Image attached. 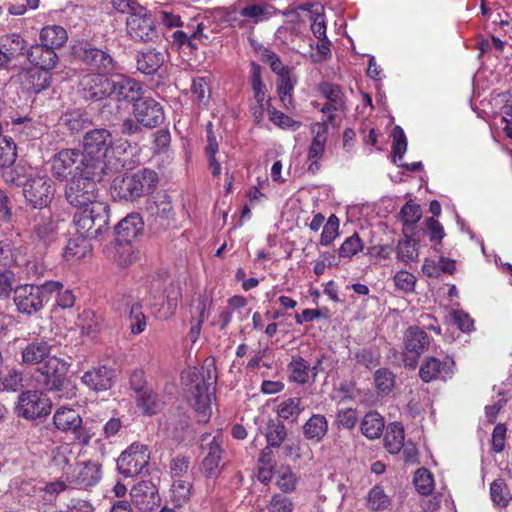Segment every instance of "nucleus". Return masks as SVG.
<instances>
[{
	"label": "nucleus",
	"mask_w": 512,
	"mask_h": 512,
	"mask_svg": "<svg viewBox=\"0 0 512 512\" xmlns=\"http://www.w3.org/2000/svg\"><path fill=\"white\" fill-rule=\"evenodd\" d=\"M144 222L138 213H131L115 227L116 234L124 242H131L143 231Z\"/></svg>",
	"instance_id": "473e14b6"
},
{
	"label": "nucleus",
	"mask_w": 512,
	"mask_h": 512,
	"mask_svg": "<svg viewBox=\"0 0 512 512\" xmlns=\"http://www.w3.org/2000/svg\"><path fill=\"white\" fill-rule=\"evenodd\" d=\"M206 142L205 155L208 170L211 172L213 178L219 179L222 171L221 163L216 158V154L219 151V142L213 131V124L211 122H208L206 125Z\"/></svg>",
	"instance_id": "c756f323"
},
{
	"label": "nucleus",
	"mask_w": 512,
	"mask_h": 512,
	"mask_svg": "<svg viewBox=\"0 0 512 512\" xmlns=\"http://www.w3.org/2000/svg\"><path fill=\"white\" fill-rule=\"evenodd\" d=\"M392 149L394 154V162L402 160L407 150V139L403 129L399 126H396L393 130Z\"/></svg>",
	"instance_id": "0e129e2a"
},
{
	"label": "nucleus",
	"mask_w": 512,
	"mask_h": 512,
	"mask_svg": "<svg viewBox=\"0 0 512 512\" xmlns=\"http://www.w3.org/2000/svg\"><path fill=\"white\" fill-rule=\"evenodd\" d=\"M143 94L142 85L130 77L119 75L112 79L111 95L117 102L136 103Z\"/></svg>",
	"instance_id": "5701e85b"
},
{
	"label": "nucleus",
	"mask_w": 512,
	"mask_h": 512,
	"mask_svg": "<svg viewBox=\"0 0 512 512\" xmlns=\"http://www.w3.org/2000/svg\"><path fill=\"white\" fill-rule=\"evenodd\" d=\"M77 325L82 333L90 336L99 329L100 322L94 311L84 310L78 317Z\"/></svg>",
	"instance_id": "4d7b16f0"
},
{
	"label": "nucleus",
	"mask_w": 512,
	"mask_h": 512,
	"mask_svg": "<svg viewBox=\"0 0 512 512\" xmlns=\"http://www.w3.org/2000/svg\"><path fill=\"white\" fill-rule=\"evenodd\" d=\"M265 437L269 447L279 448L287 437L285 425L280 420H270Z\"/></svg>",
	"instance_id": "a18cd8bd"
},
{
	"label": "nucleus",
	"mask_w": 512,
	"mask_h": 512,
	"mask_svg": "<svg viewBox=\"0 0 512 512\" xmlns=\"http://www.w3.org/2000/svg\"><path fill=\"white\" fill-rule=\"evenodd\" d=\"M340 221L338 217L332 214L325 225L320 237V244L322 246H330L333 241L339 236Z\"/></svg>",
	"instance_id": "6e6d98bb"
},
{
	"label": "nucleus",
	"mask_w": 512,
	"mask_h": 512,
	"mask_svg": "<svg viewBox=\"0 0 512 512\" xmlns=\"http://www.w3.org/2000/svg\"><path fill=\"white\" fill-rule=\"evenodd\" d=\"M50 400L40 391L28 390L18 397L16 412L25 419H36L49 414Z\"/></svg>",
	"instance_id": "4468645a"
},
{
	"label": "nucleus",
	"mask_w": 512,
	"mask_h": 512,
	"mask_svg": "<svg viewBox=\"0 0 512 512\" xmlns=\"http://www.w3.org/2000/svg\"><path fill=\"white\" fill-rule=\"evenodd\" d=\"M66 30L59 25H48L41 29L40 41L42 44L49 46V48L55 50L64 46L67 41Z\"/></svg>",
	"instance_id": "e433bc0d"
},
{
	"label": "nucleus",
	"mask_w": 512,
	"mask_h": 512,
	"mask_svg": "<svg viewBox=\"0 0 512 512\" xmlns=\"http://www.w3.org/2000/svg\"><path fill=\"white\" fill-rule=\"evenodd\" d=\"M51 346L45 341L29 343L22 351V360L27 365H38L36 381L47 391L60 392L70 364L51 356Z\"/></svg>",
	"instance_id": "7ed1b4c3"
},
{
	"label": "nucleus",
	"mask_w": 512,
	"mask_h": 512,
	"mask_svg": "<svg viewBox=\"0 0 512 512\" xmlns=\"http://www.w3.org/2000/svg\"><path fill=\"white\" fill-rule=\"evenodd\" d=\"M82 169V174L74 176L66 186L65 197L78 211L74 215L77 233L85 239H98L109 228L108 203L99 198L97 183L103 175H94Z\"/></svg>",
	"instance_id": "f257e3e1"
},
{
	"label": "nucleus",
	"mask_w": 512,
	"mask_h": 512,
	"mask_svg": "<svg viewBox=\"0 0 512 512\" xmlns=\"http://www.w3.org/2000/svg\"><path fill=\"white\" fill-rule=\"evenodd\" d=\"M23 194L34 208L45 207L54 194L53 182L47 176L30 178L23 184Z\"/></svg>",
	"instance_id": "dca6fc26"
},
{
	"label": "nucleus",
	"mask_w": 512,
	"mask_h": 512,
	"mask_svg": "<svg viewBox=\"0 0 512 512\" xmlns=\"http://www.w3.org/2000/svg\"><path fill=\"white\" fill-rule=\"evenodd\" d=\"M405 351L415 356L422 354L429 346V336L419 327H409L405 333Z\"/></svg>",
	"instance_id": "f704fd0d"
},
{
	"label": "nucleus",
	"mask_w": 512,
	"mask_h": 512,
	"mask_svg": "<svg viewBox=\"0 0 512 512\" xmlns=\"http://www.w3.org/2000/svg\"><path fill=\"white\" fill-rule=\"evenodd\" d=\"M290 380L298 384H306L310 378V365L301 356H293L288 365Z\"/></svg>",
	"instance_id": "79ce46f5"
},
{
	"label": "nucleus",
	"mask_w": 512,
	"mask_h": 512,
	"mask_svg": "<svg viewBox=\"0 0 512 512\" xmlns=\"http://www.w3.org/2000/svg\"><path fill=\"white\" fill-rule=\"evenodd\" d=\"M397 259L404 265H409L418 258V243L411 237L405 236L396 246Z\"/></svg>",
	"instance_id": "c03bdc74"
},
{
	"label": "nucleus",
	"mask_w": 512,
	"mask_h": 512,
	"mask_svg": "<svg viewBox=\"0 0 512 512\" xmlns=\"http://www.w3.org/2000/svg\"><path fill=\"white\" fill-rule=\"evenodd\" d=\"M125 24L127 36L135 42H154L158 39L155 21L143 7L130 12Z\"/></svg>",
	"instance_id": "1a4fd4ad"
},
{
	"label": "nucleus",
	"mask_w": 512,
	"mask_h": 512,
	"mask_svg": "<svg viewBox=\"0 0 512 512\" xmlns=\"http://www.w3.org/2000/svg\"><path fill=\"white\" fill-rule=\"evenodd\" d=\"M16 145L12 138L0 136V167H9L16 160Z\"/></svg>",
	"instance_id": "3c124183"
},
{
	"label": "nucleus",
	"mask_w": 512,
	"mask_h": 512,
	"mask_svg": "<svg viewBox=\"0 0 512 512\" xmlns=\"http://www.w3.org/2000/svg\"><path fill=\"white\" fill-rule=\"evenodd\" d=\"M394 283L399 290L409 293L414 291L416 277L408 271L401 270L395 274Z\"/></svg>",
	"instance_id": "69168bd1"
},
{
	"label": "nucleus",
	"mask_w": 512,
	"mask_h": 512,
	"mask_svg": "<svg viewBox=\"0 0 512 512\" xmlns=\"http://www.w3.org/2000/svg\"><path fill=\"white\" fill-rule=\"evenodd\" d=\"M491 500L502 507L508 505L511 496L510 492L502 479L494 480L490 485Z\"/></svg>",
	"instance_id": "5fc2aeb1"
},
{
	"label": "nucleus",
	"mask_w": 512,
	"mask_h": 512,
	"mask_svg": "<svg viewBox=\"0 0 512 512\" xmlns=\"http://www.w3.org/2000/svg\"><path fill=\"white\" fill-rule=\"evenodd\" d=\"M150 460L148 447L133 443L117 459V468L124 477H133L147 469Z\"/></svg>",
	"instance_id": "f8f14e48"
},
{
	"label": "nucleus",
	"mask_w": 512,
	"mask_h": 512,
	"mask_svg": "<svg viewBox=\"0 0 512 512\" xmlns=\"http://www.w3.org/2000/svg\"><path fill=\"white\" fill-rule=\"evenodd\" d=\"M32 238L40 251L47 250L58 239V221L50 211H39L33 218Z\"/></svg>",
	"instance_id": "ddd939ff"
},
{
	"label": "nucleus",
	"mask_w": 512,
	"mask_h": 512,
	"mask_svg": "<svg viewBox=\"0 0 512 512\" xmlns=\"http://www.w3.org/2000/svg\"><path fill=\"white\" fill-rule=\"evenodd\" d=\"M22 254V247H16L12 240H0V267L11 268L19 265Z\"/></svg>",
	"instance_id": "c9c22d12"
},
{
	"label": "nucleus",
	"mask_w": 512,
	"mask_h": 512,
	"mask_svg": "<svg viewBox=\"0 0 512 512\" xmlns=\"http://www.w3.org/2000/svg\"><path fill=\"white\" fill-rule=\"evenodd\" d=\"M204 445L208 446V452L203 460L202 468L206 477H214L218 473V465L221 460V446L223 443V435L221 430H217L216 434L204 435L202 437Z\"/></svg>",
	"instance_id": "b1692460"
},
{
	"label": "nucleus",
	"mask_w": 512,
	"mask_h": 512,
	"mask_svg": "<svg viewBox=\"0 0 512 512\" xmlns=\"http://www.w3.org/2000/svg\"><path fill=\"white\" fill-rule=\"evenodd\" d=\"M327 432L328 421L322 414H312L302 427L304 438L314 443L321 442Z\"/></svg>",
	"instance_id": "72a5a7b5"
},
{
	"label": "nucleus",
	"mask_w": 512,
	"mask_h": 512,
	"mask_svg": "<svg viewBox=\"0 0 512 512\" xmlns=\"http://www.w3.org/2000/svg\"><path fill=\"white\" fill-rule=\"evenodd\" d=\"M400 214L404 225L412 227L420 220L422 211L418 204L409 201L402 207Z\"/></svg>",
	"instance_id": "e2e57ef3"
},
{
	"label": "nucleus",
	"mask_w": 512,
	"mask_h": 512,
	"mask_svg": "<svg viewBox=\"0 0 512 512\" xmlns=\"http://www.w3.org/2000/svg\"><path fill=\"white\" fill-rule=\"evenodd\" d=\"M132 503L143 512L153 511L160 506V496L156 485L150 480H142L130 491Z\"/></svg>",
	"instance_id": "6ab92c4d"
},
{
	"label": "nucleus",
	"mask_w": 512,
	"mask_h": 512,
	"mask_svg": "<svg viewBox=\"0 0 512 512\" xmlns=\"http://www.w3.org/2000/svg\"><path fill=\"white\" fill-rule=\"evenodd\" d=\"M413 482L416 490L421 495H428L433 490V477L431 473L424 468L418 469L415 472Z\"/></svg>",
	"instance_id": "bf43d9fd"
},
{
	"label": "nucleus",
	"mask_w": 512,
	"mask_h": 512,
	"mask_svg": "<svg viewBox=\"0 0 512 512\" xmlns=\"http://www.w3.org/2000/svg\"><path fill=\"white\" fill-rule=\"evenodd\" d=\"M113 138L109 130L93 129L83 137L81 167L88 169L94 175H104L107 165L105 158L112 148Z\"/></svg>",
	"instance_id": "39448f33"
},
{
	"label": "nucleus",
	"mask_w": 512,
	"mask_h": 512,
	"mask_svg": "<svg viewBox=\"0 0 512 512\" xmlns=\"http://www.w3.org/2000/svg\"><path fill=\"white\" fill-rule=\"evenodd\" d=\"M48 69H30L22 74V83L24 88L33 93H40L41 91L50 87L52 83V76Z\"/></svg>",
	"instance_id": "7c9ffc66"
},
{
	"label": "nucleus",
	"mask_w": 512,
	"mask_h": 512,
	"mask_svg": "<svg viewBox=\"0 0 512 512\" xmlns=\"http://www.w3.org/2000/svg\"><path fill=\"white\" fill-rule=\"evenodd\" d=\"M133 113L138 122L144 127L154 128L164 120L162 106L151 97H143L133 104Z\"/></svg>",
	"instance_id": "aec40b11"
},
{
	"label": "nucleus",
	"mask_w": 512,
	"mask_h": 512,
	"mask_svg": "<svg viewBox=\"0 0 512 512\" xmlns=\"http://www.w3.org/2000/svg\"><path fill=\"white\" fill-rule=\"evenodd\" d=\"M165 62V55L156 49L138 52L136 57L137 70L145 75L155 74Z\"/></svg>",
	"instance_id": "2f4dec72"
},
{
	"label": "nucleus",
	"mask_w": 512,
	"mask_h": 512,
	"mask_svg": "<svg viewBox=\"0 0 512 512\" xmlns=\"http://www.w3.org/2000/svg\"><path fill=\"white\" fill-rule=\"evenodd\" d=\"M375 386L379 393L389 394L395 385V376L388 369L381 368L374 375Z\"/></svg>",
	"instance_id": "13d9d810"
},
{
	"label": "nucleus",
	"mask_w": 512,
	"mask_h": 512,
	"mask_svg": "<svg viewBox=\"0 0 512 512\" xmlns=\"http://www.w3.org/2000/svg\"><path fill=\"white\" fill-rule=\"evenodd\" d=\"M157 183V173L144 168L131 175L116 177L112 183V194L119 199L133 200L148 193Z\"/></svg>",
	"instance_id": "0eeeda50"
},
{
	"label": "nucleus",
	"mask_w": 512,
	"mask_h": 512,
	"mask_svg": "<svg viewBox=\"0 0 512 512\" xmlns=\"http://www.w3.org/2000/svg\"><path fill=\"white\" fill-rule=\"evenodd\" d=\"M146 212L149 219L155 223L164 224L174 216L170 197L166 194H158L149 198L146 202Z\"/></svg>",
	"instance_id": "a878e982"
},
{
	"label": "nucleus",
	"mask_w": 512,
	"mask_h": 512,
	"mask_svg": "<svg viewBox=\"0 0 512 512\" xmlns=\"http://www.w3.org/2000/svg\"><path fill=\"white\" fill-rule=\"evenodd\" d=\"M455 262L443 256L439 257L437 261L432 259H425L422 271L428 277H439L441 273L452 274L455 270Z\"/></svg>",
	"instance_id": "ea45409f"
},
{
	"label": "nucleus",
	"mask_w": 512,
	"mask_h": 512,
	"mask_svg": "<svg viewBox=\"0 0 512 512\" xmlns=\"http://www.w3.org/2000/svg\"><path fill=\"white\" fill-rule=\"evenodd\" d=\"M268 509L270 512H292L293 503L287 496L276 494L269 502Z\"/></svg>",
	"instance_id": "774afa93"
},
{
	"label": "nucleus",
	"mask_w": 512,
	"mask_h": 512,
	"mask_svg": "<svg viewBox=\"0 0 512 512\" xmlns=\"http://www.w3.org/2000/svg\"><path fill=\"white\" fill-rule=\"evenodd\" d=\"M106 73H90L82 77L80 89L83 97L88 101H99L111 95L113 78H108Z\"/></svg>",
	"instance_id": "f3484780"
},
{
	"label": "nucleus",
	"mask_w": 512,
	"mask_h": 512,
	"mask_svg": "<svg viewBox=\"0 0 512 512\" xmlns=\"http://www.w3.org/2000/svg\"><path fill=\"white\" fill-rule=\"evenodd\" d=\"M53 422L59 431L71 433L79 444L87 446L90 443L93 433L83 426V420L76 410L67 407L57 409Z\"/></svg>",
	"instance_id": "9d476101"
},
{
	"label": "nucleus",
	"mask_w": 512,
	"mask_h": 512,
	"mask_svg": "<svg viewBox=\"0 0 512 512\" xmlns=\"http://www.w3.org/2000/svg\"><path fill=\"white\" fill-rule=\"evenodd\" d=\"M114 371L106 366L93 368L84 373L81 381L95 391H106L113 385Z\"/></svg>",
	"instance_id": "c85d7f7f"
},
{
	"label": "nucleus",
	"mask_w": 512,
	"mask_h": 512,
	"mask_svg": "<svg viewBox=\"0 0 512 512\" xmlns=\"http://www.w3.org/2000/svg\"><path fill=\"white\" fill-rule=\"evenodd\" d=\"M74 56L84 65L97 73H113L117 70V64L112 56L88 42H79L73 47Z\"/></svg>",
	"instance_id": "9b49d317"
},
{
	"label": "nucleus",
	"mask_w": 512,
	"mask_h": 512,
	"mask_svg": "<svg viewBox=\"0 0 512 512\" xmlns=\"http://www.w3.org/2000/svg\"><path fill=\"white\" fill-rule=\"evenodd\" d=\"M364 243L357 233L347 237L338 249V256L341 259L351 260L355 255L361 252Z\"/></svg>",
	"instance_id": "8fccbe9b"
},
{
	"label": "nucleus",
	"mask_w": 512,
	"mask_h": 512,
	"mask_svg": "<svg viewBox=\"0 0 512 512\" xmlns=\"http://www.w3.org/2000/svg\"><path fill=\"white\" fill-rule=\"evenodd\" d=\"M253 0H238L233 6L226 9V22L232 27L250 28L252 23H259L269 19L272 15L269 6L251 3Z\"/></svg>",
	"instance_id": "6e6552de"
},
{
	"label": "nucleus",
	"mask_w": 512,
	"mask_h": 512,
	"mask_svg": "<svg viewBox=\"0 0 512 512\" xmlns=\"http://www.w3.org/2000/svg\"><path fill=\"white\" fill-rule=\"evenodd\" d=\"M251 85L254 102L270 104V98L267 94L266 85L263 83L261 78V69L257 64H253L251 68Z\"/></svg>",
	"instance_id": "49530a36"
},
{
	"label": "nucleus",
	"mask_w": 512,
	"mask_h": 512,
	"mask_svg": "<svg viewBox=\"0 0 512 512\" xmlns=\"http://www.w3.org/2000/svg\"><path fill=\"white\" fill-rule=\"evenodd\" d=\"M366 504L372 511H383L390 506L391 500L383 488L376 485L368 492Z\"/></svg>",
	"instance_id": "09e8293b"
},
{
	"label": "nucleus",
	"mask_w": 512,
	"mask_h": 512,
	"mask_svg": "<svg viewBox=\"0 0 512 512\" xmlns=\"http://www.w3.org/2000/svg\"><path fill=\"white\" fill-rule=\"evenodd\" d=\"M135 399L137 407L146 415L157 414L162 409L163 402L151 388L136 395Z\"/></svg>",
	"instance_id": "a19ab883"
},
{
	"label": "nucleus",
	"mask_w": 512,
	"mask_h": 512,
	"mask_svg": "<svg viewBox=\"0 0 512 512\" xmlns=\"http://www.w3.org/2000/svg\"><path fill=\"white\" fill-rule=\"evenodd\" d=\"M328 131L329 128L326 122L315 123L311 127L313 138L307 153V158L310 161L307 171L312 174L320 169V160L325 153Z\"/></svg>",
	"instance_id": "4be33fe9"
},
{
	"label": "nucleus",
	"mask_w": 512,
	"mask_h": 512,
	"mask_svg": "<svg viewBox=\"0 0 512 512\" xmlns=\"http://www.w3.org/2000/svg\"><path fill=\"white\" fill-rule=\"evenodd\" d=\"M74 460L72 449L69 445H63L54 452L52 463L62 470V477L67 480V472L73 470L72 461Z\"/></svg>",
	"instance_id": "de8ad7c7"
},
{
	"label": "nucleus",
	"mask_w": 512,
	"mask_h": 512,
	"mask_svg": "<svg viewBox=\"0 0 512 512\" xmlns=\"http://www.w3.org/2000/svg\"><path fill=\"white\" fill-rule=\"evenodd\" d=\"M82 155L80 151L74 149H63L58 152L51 161V172L53 176L64 181L69 176L72 178L82 174L80 166Z\"/></svg>",
	"instance_id": "2eb2a0df"
},
{
	"label": "nucleus",
	"mask_w": 512,
	"mask_h": 512,
	"mask_svg": "<svg viewBox=\"0 0 512 512\" xmlns=\"http://www.w3.org/2000/svg\"><path fill=\"white\" fill-rule=\"evenodd\" d=\"M26 57L32 65L41 69L52 70L58 62V55L55 50L42 43L32 45L26 51Z\"/></svg>",
	"instance_id": "cd10ccee"
},
{
	"label": "nucleus",
	"mask_w": 512,
	"mask_h": 512,
	"mask_svg": "<svg viewBox=\"0 0 512 512\" xmlns=\"http://www.w3.org/2000/svg\"><path fill=\"white\" fill-rule=\"evenodd\" d=\"M302 400L300 397H291L283 400L276 409L277 415L284 420L296 421L303 412Z\"/></svg>",
	"instance_id": "37998d69"
},
{
	"label": "nucleus",
	"mask_w": 512,
	"mask_h": 512,
	"mask_svg": "<svg viewBox=\"0 0 512 512\" xmlns=\"http://www.w3.org/2000/svg\"><path fill=\"white\" fill-rule=\"evenodd\" d=\"M148 302L154 315L161 320L172 317L182 298L179 279L170 278L166 272L158 273L148 285Z\"/></svg>",
	"instance_id": "20e7f679"
},
{
	"label": "nucleus",
	"mask_w": 512,
	"mask_h": 512,
	"mask_svg": "<svg viewBox=\"0 0 512 512\" xmlns=\"http://www.w3.org/2000/svg\"><path fill=\"white\" fill-rule=\"evenodd\" d=\"M384 427V419L378 412H368L361 422L362 434L371 440L380 438Z\"/></svg>",
	"instance_id": "4c0bfd02"
},
{
	"label": "nucleus",
	"mask_w": 512,
	"mask_h": 512,
	"mask_svg": "<svg viewBox=\"0 0 512 512\" xmlns=\"http://www.w3.org/2000/svg\"><path fill=\"white\" fill-rule=\"evenodd\" d=\"M25 44L24 38L17 33L8 34L3 38V47L12 60L24 54Z\"/></svg>",
	"instance_id": "864d4df0"
},
{
	"label": "nucleus",
	"mask_w": 512,
	"mask_h": 512,
	"mask_svg": "<svg viewBox=\"0 0 512 512\" xmlns=\"http://www.w3.org/2000/svg\"><path fill=\"white\" fill-rule=\"evenodd\" d=\"M297 478L290 468H282L276 481V485L283 492H292L296 487Z\"/></svg>",
	"instance_id": "338daca9"
},
{
	"label": "nucleus",
	"mask_w": 512,
	"mask_h": 512,
	"mask_svg": "<svg viewBox=\"0 0 512 512\" xmlns=\"http://www.w3.org/2000/svg\"><path fill=\"white\" fill-rule=\"evenodd\" d=\"M171 492L174 502L178 506H181L190 498L191 484L182 479H175L172 484Z\"/></svg>",
	"instance_id": "052dcab7"
},
{
	"label": "nucleus",
	"mask_w": 512,
	"mask_h": 512,
	"mask_svg": "<svg viewBox=\"0 0 512 512\" xmlns=\"http://www.w3.org/2000/svg\"><path fill=\"white\" fill-rule=\"evenodd\" d=\"M61 287L59 281H46L41 285L25 284L14 290V303L22 314L31 315L40 311L53 292Z\"/></svg>",
	"instance_id": "423d86ee"
},
{
	"label": "nucleus",
	"mask_w": 512,
	"mask_h": 512,
	"mask_svg": "<svg viewBox=\"0 0 512 512\" xmlns=\"http://www.w3.org/2000/svg\"><path fill=\"white\" fill-rule=\"evenodd\" d=\"M454 365V361L449 357H444L442 360L436 357H427L420 366L419 375L424 382L446 381L453 376Z\"/></svg>",
	"instance_id": "412c9836"
},
{
	"label": "nucleus",
	"mask_w": 512,
	"mask_h": 512,
	"mask_svg": "<svg viewBox=\"0 0 512 512\" xmlns=\"http://www.w3.org/2000/svg\"><path fill=\"white\" fill-rule=\"evenodd\" d=\"M404 428L398 423L394 422L388 425L385 434V447L391 454L398 453L404 446Z\"/></svg>",
	"instance_id": "58836bf2"
},
{
	"label": "nucleus",
	"mask_w": 512,
	"mask_h": 512,
	"mask_svg": "<svg viewBox=\"0 0 512 512\" xmlns=\"http://www.w3.org/2000/svg\"><path fill=\"white\" fill-rule=\"evenodd\" d=\"M269 119L278 127L282 129H289L291 131H296L301 126L299 121L293 120L291 117L276 110L275 108L269 110Z\"/></svg>",
	"instance_id": "680f3d73"
},
{
	"label": "nucleus",
	"mask_w": 512,
	"mask_h": 512,
	"mask_svg": "<svg viewBox=\"0 0 512 512\" xmlns=\"http://www.w3.org/2000/svg\"><path fill=\"white\" fill-rule=\"evenodd\" d=\"M102 477L101 466L95 461L78 463L67 472V482L77 488H89L97 485Z\"/></svg>",
	"instance_id": "a211bd4d"
},
{
	"label": "nucleus",
	"mask_w": 512,
	"mask_h": 512,
	"mask_svg": "<svg viewBox=\"0 0 512 512\" xmlns=\"http://www.w3.org/2000/svg\"><path fill=\"white\" fill-rule=\"evenodd\" d=\"M118 309L122 310L126 315V321L133 335H138L145 330L147 325L146 316L142 311V303L139 299L131 295L125 296Z\"/></svg>",
	"instance_id": "393cba45"
},
{
	"label": "nucleus",
	"mask_w": 512,
	"mask_h": 512,
	"mask_svg": "<svg viewBox=\"0 0 512 512\" xmlns=\"http://www.w3.org/2000/svg\"><path fill=\"white\" fill-rule=\"evenodd\" d=\"M278 76L277 91L282 103L288 107L292 103L291 92L294 88L295 82L292 80L290 70Z\"/></svg>",
	"instance_id": "603ef678"
},
{
	"label": "nucleus",
	"mask_w": 512,
	"mask_h": 512,
	"mask_svg": "<svg viewBox=\"0 0 512 512\" xmlns=\"http://www.w3.org/2000/svg\"><path fill=\"white\" fill-rule=\"evenodd\" d=\"M217 376L214 360L207 359L200 369L188 367L181 374L182 384L193 406L197 420L206 423L211 416V403L215 391Z\"/></svg>",
	"instance_id": "f03ea898"
},
{
	"label": "nucleus",
	"mask_w": 512,
	"mask_h": 512,
	"mask_svg": "<svg viewBox=\"0 0 512 512\" xmlns=\"http://www.w3.org/2000/svg\"><path fill=\"white\" fill-rule=\"evenodd\" d=\"M319 91L327 99V102L321 108V112L328 115V120L332 122L334 118L332 112L345 110L344 94L338 85L328 82L320 84Z\"/></svg>",
	"instance_id": "bb28decb"
}]
</instances>
